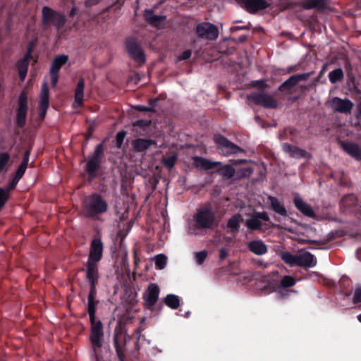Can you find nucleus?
<instances>
[{"label": "nucleus", "instance_id": "f3484780", "mask_svg": "<svg viewBox=\"0 0 361 361\" xmlns=\"http://www.w3.org/2000/svg\"><path fill=\"white\" fill-rule=\"evenodd\" d=\"M294 204L296 208L304 215L309 217H312L314 216V212L312 207L305 202L298 195L295 196Z\"/></svg>", "mask_w": 361, "mask_h": 361}, {"label": "nucleus", "instance_id": "bf43d9fd", "mask_svg": "<svg viewBox=\"0 0 361 361\" xmlns=\"http://www.w3.org/2000/svg\"><path fill=\"white\" fill-rule=\"evenodd\" d=\"M357 319L359 320L360 322H361V314H360L358 316H357Z\"/></svg>", "mask_w": 361, "mask_h": 361}, {"label": "nucleus", "instance_id": "cd10ccee", "mask_svg": "<svg viewBox=\"0 0 361 361\" xmlns=\"http://www.w3.org/2000/svg\"><path fill=\"white\" fill-rule=\"evenodd\" d=\"M68 60V57L66 55L57 56L53 61L52 65L50 69L59 71L62 66L65 65Z\"/></svg>", "mask_w": 361, "mask_h": 361}, {"label": "nucleus", "instance_id": "8fccbe9b", "mask_svg": "<svg viewBox=\"0 0 361 361\" xmlns=\"http://www.w3.org/2000/svg\"><path fill=\"white\" fill-rule=\"evenodd\" d=\"M148 21L152 23V24H154L155 25H159V22L161 20H163V18L161 17V16H154L152 18H147Z\"/></svg>", "mask_w": 361, "mask_h": 361}, {"label": "nucleus", "instance_id": "e433bc0d", "mask_svg": "<svg viewBox=\"0 0 361 361\" xmlns=\"http://www.w3.org/2000/svg\"><path fill=\"white\" fill-rule=\"evenodd\" d=\"M295 281L293 277L290 276H284L281 281V285L282 287H291L294 286Z\"/></svg>", "mask_w": 361, "mask_h": 361}, {"label": "nucleus", "instance_id": "f257e3e1", "mask_svg": "<svg viewBox=\"0 0 361 361\" xmlns=\"http://www.w3.org/2000/svg\"><path fill=\"white\" fill-rule=\"evenodd\" d=\"M107 209L108 204L98 194L86 197L83 201L82 212L87 217H94L106 212Z\"/></svg>", "mask_w": 361, "mask_h": 361}, {"label": "nucleus", "instance_id": "5701e85b", "mask_svg": "<svg viewBox=\"0 0 361 361\" xmlns=\"http://www.w3.org/2000/svg\"><path fill=\"white\" fill-rule=\"evenodd\" d=\"M193 164L196 167L204 170L213 169L214 166L220 164L219 162H212L208 159L199 157H195L193 158Z\"/></svg>", "mask_w": 361, "mask_h": 361}, {"label": "nucleus", "instance_id": "4468645a", "mask_svg": "<svg viewBox=\"0 0 361 361\" xmlns=\"http://www.w3.org/2000/svg\"><path fill=\"white\" fill-rule=\"evenodd\" d=\"M214 141L219 147L221 149L223 152L226 154H234L238 150V147L236 145L221 135H215Z\"/></svg>", "mask_w": 361, "mask_h": 361}, {"label": "nucleus", "instance_id": "5fc2aeb1", "mask_svg": "<svg viewBox=\"0 0 361 361\" xmlns=\"http://www.w3.org/2000/svg\"><path fill=\"white\" fill-rule=\"evenodd\" d=\"M252 85L255 87H264V81L262 80H257L254 81Z\"/></svg>", "mask_w": 361, "mask_h": 361}, {"label": "nucleus", "instance_id": "c9c22d12", "mask_svg": "<svg viewBox=\"0 0 361 361\" xmlns=\"http://www.w3.org/2000/svg\"><path fill=\"white\" fill-rule=\"evenodd\" d=\"M99 165V159L97 157H92L87 163L86 170L92 173L96 171Z\"/></svg>", "mask_w": 361, "mask_h": 361}, {"label": "nucleus", "instance_id": "13d9d810", "mask_svg": "<svg viewBox=\"0 0 361 361\" xmlns=\"http://www.w3.org/2000/svg\"><path fill=\"white\" fill-rule=\"evenodd\" d=\"M75 13V8H72V10L71 11V16H73Z\"/></svg>", "mask_w": 361, "mask_h": 361}, {"label": "nucleus", "instance_id": "a211bd4d", "mask_svg": "<svg viewBox=\"0 0 361 361\" xmlns=\"http://www.w3.org/2000/svg\"><path fill=\"white\" fill-rule=\"evenodd\" d=\"M39 105L42 110L40 116L44 118L46 114L47 109L49 106V91L47 82H44L42 86Z\"/></svg>", "mask_w": 361, "mask_h": 361}, {"label": "nucleus", "instance_id": "72a5a7b5", "mask_svg": "<svg viewBox=\"0 0 361 361\" xmlns=\"http://www.w3.org/2000/svg\"><path fill=\"white\" fill-rule=\"evenodd\" d=\"M220 173L226 178H230L235 174V169L230 165H226L219 169Z\"/></svg>", "mask_w": 361, "mask_h": 361}, {"label": "nucleus", "instance_id": "4d7b16f0", "mask_svg": "<svg viewBox=\"0 0 361 361\" xmlns=\"http://www.w3.org/2000/svg\"><path fill=\"white\" fill-rule=\"evenodd\" d=\"M357 118H361V104L358 106V114Z\"/></svg>", "mask_w": 361, "mask_h": 361}, {"label": "nucleus", "instance_id": "a878e982", "mask_svg": "<svg viewBox=\"0 0 361 361\" xmlns=\"http://www.w3.org/2000/svg\"><path fill=\"white\" fill-rule=\"evenodd\" d=\"M97 302L94 300V295L93 289L90 291L88 295V314L90 316V320L95 319V312H96V305Z\"/></svg>", "mask_w": 361, "mask_h": 361}, {"label": "nucleus", "instance_id": "6e6d98bb", "mask_svg": "<svg viewBox=\"0 0 361 361\" xmlns=\"http://www.w3.org/2000/svg\"><path fill=\"white\" fill-rule=\"evenodd\" d=\"M226 250H225L224 248H221V255H220V257H221V259H224V258H225V257H226Z\"/></svg>", "mask_w": 361, "mask_h": 361}, {"label": "nucleus", "instance_id": "052dcab7", "mask_svg": "<svg viewBox=\"0 0 361 361\" xmlns=\"http://www.w3.org/2000/svg\"><path fill=\"white\" fill-rule=\"evenodd\" d=\"M247 170L249 171L250 173L252 172V171L250 169H247Z\"/></svg>", "mask_w": 361, "mask_h": 361}, {"label": "nucleus", "instance_id": "ea45409f", "mask_svg": "<svg viewBox=\"0 0 361 361\" xmlns=\"http://www.w3.org/2000/svg\"><path fill=\"white\" fill-rule=\"evenodd\" d=\"M9 155L7 153L0 154V172L2 171L9 160Z\"/></svg>", "mask_w": 361, "mask_h": 361}, {"label": "nucleus", "instance_id": "680f3d73", "mask_svg": "<svg viewBox=\"0 0 361 361\" xmlns=\"http://www.w3.org/2000/svg\"><path fill=\"white\" fill-rule=\"evenodd\" d=\"M140 109L142 111H145L147 109L145 108V109Z\"/></svg>", "mask_w": 361, "mask_h": 361}, {"label": "nucleus", "instance_id": "39448f33", "mask_svg": "<svg viewBox=\"0 0 361 361\" xmlns=\"http://www.w3.org/2000/svg\"><path fill=\"white\" fill-rule=\"evenodd\" d=\"M247 98L255 104L262 105L266 108H275L277 106V102L269 94L253 93L248 95Z\"/></svg>", "mask_w": 361, "mask_h": 361}, {"label": "nucleus", "instance_id": "f704fd0d", "mask_svg": "<svg viewBox=\"0 0 361 361\" xmlns=\"http://www.w3.org/2000/svg\"><path fill=\"white\" fill-rule=\"evenodd\" d=\"M243 218L240 214L233 216L228 221V226L231 229L237 230Z\"/></svg>", "mask_w": 361, "mask_h": 361}, {"label": "nucleus", "instance_id": "37998d69", "mask_svg": "<svg viewBox=\"0 0 361 361\" xmlns=\"http://www.w3.org/2000/svg\"><path fill=\"white\" fill-rule=\"evenodd\" d=\"M49 73H50V78H51V85L54 87H55L56 85V84H57V82H58L59 72L50 69L49 70Z\"/></svg>", "mask_w": 361, "mask_h": 361}, {"label": "nucleus", "instance_id": "864d4df0", "mask_svg": "<svg viewBox=\"0 0 361 361\" xmlns=\"http://www.w3.org/2000/svg\"><path fill=\"white\" fill-rule=\"evenodd\" d=\"M29 161V152H26L24 154L23 160L21 164H25V166H27Z\"/></svg>", "mask_w": 361, "mask_h": 361}, {"label": "nucleus", "instance_id": "58836bf2", "mask_svg": "<svg viewBox=\"0 0 361 361\" xmlns=\"http://www.w3.org/2000/svg\"><path fill=\"white\" fill-rule=\"evenodd\" d=\"M176 159L177 156L176 154H173L168 158L164 159L163 163L168 169H171L175 165Z\"/></svg>", "mask_w": 361, "mask_h": 361}, {"label": "nucleus", "instance_id": "c756f323", "mask_svg": "<svg viewBox=\"0 0 361 361\" xmlns=\"http://www.w3.org/2000/svg\"><path fill=\"white\" fill-rule=\"evenodd\" d=\"M281 259L291 267L297 265V254L293 255L288 252H283L281 254Z\"/></svg>", "mask_w": 361, "mask_h": 361}, {"label": "nucleus", "instance_id": "603ef678", "mask_svg": "<svg viewBox=\"0 0 361 361\" xmlns=\"http://www.w3.org/2000/svg\"><path fill=\"white\" fill-rule=\"evenodd\" d=\"M20 178L15 176L14 178L13 179L11 185L8 186V191L16 187V185L18 184V181L20 180Z\"/></svg>", "mask_w": 361, "mask_h": 361}, {"label": "nucleus", "instance_id": "09e8293b", "mask_svg": "<svg viewBox=\"0 0 361 361\" xmlns=\"http://www.w3.org/2000/svg\"><path fill=\"white\" fill-rule=\"evenodd\" d=\"M192 52L190 50H185L181 55L178 56V61H183L189 59L191 56Z\"/></svg>", "mask_w": 361, "mask_h": 361}, {"label": "nucleus", "instance_id": "9b49d317", "mask_svg": "<svg viewBox=\"0 0 361 361\" xmlns=\"http://www.w3.org/2000/svg\"><path fill=\"white\" fill-rule=\"evenodd\" d=\"M269 220V217L266 212H257L246 221L245 225L250 230H257L261 228L262 221Z\"/></svg>", "mask_w": 361, "mask_h": 361}, {"label": "nucleus", "instance_id": "b1692460", "mask_svg": "<svg viewBox=\"0 0 361 361\" xmlns=\"http://www.w3.org/2000/svg\"><path fill=\"white\" fill-rule=\"evenodd\" d=\"M248 247L251 252L257 255L267 252V245L262 240H253L249 243Z\"/></svg>", "mask_w": 361, "mask_h": 361}, {"label": "nucleus", "instance_id": "9d476101", "mask_svg": "<svg viewBox=\"0 0 361 361\" xmlns=\"http://www.w3.org/2000/svg\"><path fill=\"white\" fill-rule=\"evenodd\" d=\"M159 295V286L155 283H150L144 293V299L146 305L151 307L157 302Z\"/></svg>", "mask_w": 361, "mask_h": 361}, {"label": "nucleus", "instance_id": "de8ad7c7", "mask_svg": "<svg viewBox=\"0 0 361 361\" xmlns=\"http://www.w3.org/2000/svg\"><path fill=\"white\" fill-rule=\"evenodd\" d=\"M26 169L27 166H25V164H20L16 173V176L21 178L23 174L25 173Z\"/></svg>", "mask_w": 361, "mask_h": 361}, {"label": "nucleus", "instance_id": "7ed1b4c3", "mask_svg": "<svg viewBox=\"0 0 361 361\" xmlns=\"http://www.w3.org/2000/svg\"><path fill=\"white\" fill-rule=\"evenodd\" d=\"M43 23L44 25L52 24L59 29L66 23L65 16L61 13H57L49 7L42 8Z\"/></svg>", "mask_w": 361, "mask_h": 361}, {"label": "nucleus", "instance_id": "49530a36", "mask_svg": "<svg viewBox=\"0 0 361 361\" xmlns=\"http://www.w3.org/2000/svg\"><path fill=\"white\" fill-rule=\"evenodd\" d=\"M114 344H115L116 350V353H117V355H118V357L120 361H125L124 360V359H125L124 353L118 347V345L116 341H115Z\"/></svg>", "mask_w": 361, "mask_h": 361}, {"label": "nucleus", "instance_id": "4be33fe9", "mask_svg": "<svg viewBox=\"0 0 361 361\" xmlns=\"http://www.w3.org/2000/svg\"><path fill=\"white\" fill-rule=\"evenodd\" d=\"M84 87L85 82L83 80H80L78 82L75 89V101L73 103L74 108H77L82 105L84 98Z\"/></svg>", "mask_w": 361, "mask_h": 361}, {"label": "nucleus", "instance_id": "6ab92c4d", "mask_svg": "<svg viewBox=\"0 0 361 361\" xmlns=\"http://www.w3.org/2000/svg\"><path fill=\"white\" fill-rule=\"evenodd\" d=\"M98 262L89 261L87 262V277L91 282L92 286L97 281L98 276Z\"/></svg>", "mask_w": 361, "mask_h": 361}, {"label": "nucleus", "instance_id": "20e7f679", "mask_svg": "<svg viewBox=\"0 0 361 361\" xmlns=\"http://www.w3.org/2000/svg\"><path fill=\"white\" fill-rule=\"evenodd\" d=\"M196 33L200 38L214 40L219 36V30L214 24L210 23H201L197 25Z\"/></svg>", "mask_w": 361, "mask_h": 361}, {"label": "nucleus", "instance_id": "0eeeda50", "mask_svg": "<svg viewBox=\"0 0 361 361\" xmlns=\"http://www.w3.org/2000/svg\"><path fill=\"white\" fill-rule=\"evenodd\" d=\"M126 49L128 53L135 61L144 63L145 57L141 47L137 44L134 39H128L126 42Z\"/></svg>", "mask_w": 361, "mask_h": 361}, {"label": "nucleus", "instance_id": "412c9836", "mask_svg": "<svg viewBox=\"0 0 361 361\" xmlns=\"http://www.w3.org/2000/svg\"><path fill=\"white\" fill-rule=\"evenodd\" d=\"M342 147L349 155L357 160H361V148L358 145L351 142H343Z\"/></svg>", "mask_w": 361, "mask_h": 361}, {"label": "nucleus", "instance_id": "dca6fc26", "mask_svg": "<svg viewBox=\"0 0 361 361\" xmlns=\"http://www.w3.org/2000/svg\"><path fill=\"white\" fill-rule=\"evenodd\" d=\"M31 52L32 47H30L24 57L21 60H20L17 63L19 77L22 81L25 80L27 75L28 63L31 58Z\"/></svg>", "mask_w": 361, "mask_h": 361}, {"label": "nucleus", "instance_id": "c85d7f7f", "mask_svg": "<svg viewBox=\"0 0 361 361\" xmlns=\"http://www.w3.org/2000/svg\"><path fill=\"white\" fill-rule=\"evenodd\" d=\"M165 304L171 309H177L180 305L179 298L173 294L167 295L164 299Z\"/></svg>", "mask_w": 361, "mask_h": 361}, {"label": "nucleus", "instance_id": "aec40b11", "mask_svg": "<svg viewBox=\"0 0 361 361\" xmlns=\"http://www.w3.org/2000/svg\"><path fill=\"white\" fill-rule=\"evenodd\" d=\"M133 147L136 152H144L152 145H156L157 142L150 139H137L133 142Z\"/></svg>", "mask_w": 361, "mask_h": 361}, {"label": "nucleus", "instance_id": "c03bdc74", "mask_svg": "<svg viewBox=\"0 0 361 361\" xmlns=\"http://www.w3.org/2000/svg\"><path fill=\"white\" fill-rule=\"evenodd\" d=\"M125 137H126V132H124V131H121L117 133L116 142H117V146L118 147H120L121 146V145L123 144Z\"/></svg>", "mask_w": 361, "mask_h": 361}, {"label": "nucleus", "instance_id": "393cba45", "mask_svg": "<svg viewBox=\"0 0 361 361\" xmlns=\"http://www.w3.org/2000/svg\"><path fill=\"white\" fill-rule=\"evenodd\" d=\"M283 150L288 154L290 157L299 158L306 157V152L295 146H292L289 144H283Z\"/></svg>", "mask_w": 361, "mask_h": 361}, {"label": "nucleus", "instance_id": "a18cd8bd", "mask_svg": "<svg viewBox=\"0 0 361 361\" xmlns=\"http://www.w3.org/2000/svg\"><path fill=\"white\" fill-rule=\"evenodd\" d=\"M361 302V288H358L355 290L353 295V302L357 304Z\"/></svg>", "mask_w": 361, "mask_h": 361}, {"label": "nucleus", "instance_id": "f03ea898", "mask_svg": "<svg viewBox=\"0 0 361 361\" xmlns=\"http://www.w3.org/2000/svg\"><path fill=\"white\" fill-rule=\"evenodd\" d=\"M195 225L190 228L192 234H199V228L207 229L212 227L215 217L214 213L207 207L198 209L193 216Z\"/></svg>", "mask_w": 361, "mask_h": 361}, {"label": "nucleus", "instance_id": "473e14b6", "mask_svg": "<svg viewBox=\"0 0 361 361\" xmlns=\"http://www.w3.org/2000/svg\"><path fill=\"white\" fill-rule=\"evenodd\" d=\"M343 73L341 68L335 69L329 73V78L331 83H336L343 78Z\"/></svg>", "mask_w": 361, "mask_h": 361}, {"label": "nucleus", "instance_id": "423d86ee", "mask_svg": "<svg viewBox=\"0 0 361 361\" xmlns=\"http://www.w3.org/2000/svg\"><path fill=\"white\" fill-rule=\"evenodd\" d=\"M353 106V102L348 99H342L336 97L330 101V107L334 112L348 114L350 112Z\"/></svg>", "mask_w": 361, "mask_h": 361}, {"label": "nucleus", "instance_id": "7c9ffc66", "mask_svg": "<svg viewBox=\"0 0 361 361\" xmlns=\"http://www.w3.org/2000/svg\"><path fill=\"white\" fill-rule=\"evenodd\" d=\"M324 4V0H304L302 6L306 9L321 8Z\"/></svg>", "mask_w": 361, "mask_h": 361}, {"label": "nucleus", "instance_id": "1a4fd4ad", "mask_svg": "<svg viewBox=\"0 0 361 361\" xmlns=\"http://www.w3.org/2000/svg\"><path fill=\"white\" fill-rule=\"evenodd\" d=\"M242 3L244 8L250 13H255L270 6V3L267 0H243Z\"/></svg>", "mask_w": 361, "mask_h": 361}, {"label": "nucleus", "instance_id": "a19ab883", "mask_svg": "<svg viewBox=\"0 0 361 361\" xmlns=\"http://www.w3.org/2000/svg\"><path fill=\"white\" fill-rule=\"evenodd\" d=\"M8 190L0 188V207H3L8 197Z\"/></svg>", "mask_w": 361, "mask_h": 361}, {"label": "nucleus", "instance_id": "4c0bfd02", "mask_svg": "<svg viewBox=\"0 0 361 361\" xmlns=\"http://www.w3.org/2000/svg\"><path fill=\"white\" fill-rule=\"evenodd\" d=\"M301 79V75L292 76L283 84V86L290 87L296 85Z\"/></svg>", "mask_w": 361, "mask_h": 361}, {"label": "nucleus", "instance_id": "6e6552de", "mask_svg": "<svg viewBox=\"0 0 361 361\" xmlns=\"http://www.w3.org/2000/svg\"><path fill=\"white\" fill-rule=\"evenodd\" d=\"M103 243L100 238H94L92 240L88 259L89 261L99 262L102 257Z\"/></svg>", "mask_w": 361, "mask_h": 361}, {"label": "nucleus", "instance_id": "2eb2a0df", "mask_svg": "<svg viewBox=\"0 0 361 361\" xmlns=\"http://www.w3.org/2000/svg\"><path fill=\"white\" fill-rule=\"evenodd\" d=\"M316 264L314 256L308 252H301L297 254V265L299 267H311Z\"/></svg>", "mask_w": 361, "mask_h": 361}, {"label": "nucleus", "instance_id": "3c124183", "mask_svg": "<svg viewBox=\"0 0 361 361\" xmlns=\"http://www.w3.org/2000/svg\"><path fill=\"white\" fill-rule=\"evenodd\" d=\"M102 153V145L101 144V145H99L97 146L93 157H97L98 159H99V157H100Z\"/></svg>", "mask_w": 361, "mask_h": 361}, {"label": "nucleus", "instance_id": "bb28decb", "mask_svg": "<svg viewBox=\"0 0 361 361\" xmlns=\"http://www.w3.org/2000/svg\"><path fill=\"white\" fill-rule=\"evenodd\" d=\"M269 200L272 209L275 212L281 216H286L287 211L284 206L274 197H269Z\"/></svg>", "mask_w": 361, "mask_h": 361}, {"label": "nucleus", "instance_id": "2f4dec72", "mask_svg": "<svg viewBox=\"0 0 361 361\" xmlns=\"http://www.w3.org/2000/svg\"><path fill=\"white\" fill-rule=\"evenodd\" d=\"M153 260L154 261L157 268L159 269H164L166 267L167 262V257L163 254L156 255Z\"/></svg>", "mask_w": 361, "mask_h": 361}, {"label": "nucleus", "instance_id": "ddd939ff", "mask_svg": "<svg viewBox=\"0 0 361 361\" xmlns=\"http://www.w3.org/2000/svg\"><path fill=\"white\" fill-rule=\"evenodd\" d=\"M27 97L24 93H22L18 99V109L17 114V124L22 127L25 125L27 114Z\"/></svg>", "mask_w": 361, "mask_h": 361}, {"label": "nucleus", "instance_id": "79ce46f5", "mask_svg": "<svg viewBox=\"0 0 361 361\" xmlns=\"http://www.w3.org/2000/svg\"><path fill=\"white\" fill-rule=\"evenodd\" d=\"M207 257L205 251L198 252L195 254V259L198 264H202Z\"/></svg>", "mask_w": 361, "mask_h": 361}, {"label": "nucleus", "instance_id": "f8f14e48", "mask_svg": "<svg viewBox=\"0 0 361 361\" xmlns=\"http://www.w3.org/2000/svg\"><path fill=\"white\" fill-rule=\"evenodd\" d=\"M92 324L91 341L94 345L100 347L102 345V338L103 336L102 324L100 321L90 320Z\"/></svg>", "mask_w": 361, "mask_h": 361}]
</instances>
